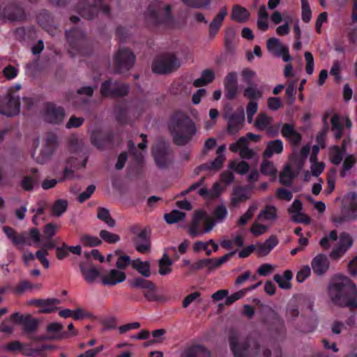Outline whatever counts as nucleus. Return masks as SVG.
Returning a JSON list of instances; mask_svg holds the SVG:
<instances>
[{"label": "nucleus", "instance_id": "obj_1", "mask_svg": "<svg viewBox=\"0 0 357 357\" xmlns=\"http://www.w3.org/2000/svg\"><path fill=\"white\" fill-rule=\"evenodd\" d=\"M328 295L336 305L351 310L357 308V289L348 278H339L331 284L328 287Z\"/></svg>", "mask_w": 357, "mask_h": 357}, {"label": "nucleus", "instance_id": "obj_2", "mask_svg": "<svg viewBox=\"0 0 357 357\" xmlns=\"http://www.w3.org/2000/svg\"><path fill=\"white\" fill-rule=\"evenodd\" d=\"M230 349L234 357H271V351L254 339H241L232 334L229 339Z\"/></svg>", "mask_w": 357, "mask_h": 357}, {"label": "nucleus", "instance_id": "obj_3", "mask_svg": "<svg viewBox=\"0 0 357 357\" xmlns=\"http://www.w3.org/2000/svg\"><path fill=\"white\" fill-rule=\"evenodd\" d=\"M169 130L174 143L180 146L188 143L196 132L195 123L183 114H178L172 119Z\"/></svg>", "mask_w": 357, "mask_h": 357}, {"label": "nucleus", "instance_id": "obj_4", "mask_svg": "<svg viewBox=\"0 0 357 357\" xmlns=\"http://www.w3.org/2000/svg\"><path fill=\"white\" fill-rule=\"evenodd\" d=\"M357 220V193L346 194L342 201L340 213H333L331 221L335 227H340L347 222Z\"/></svg>", "mask_w": 357, "mask_h": 357}, {"label": "nucleus", "instance_id": "obj_5", "mask_svg": "<svg viewBox=\"0 0 357 357\" xmlns=\"http://www.w3.org/2000/svg\"><path fill=\"white\" fill-rule=\"evenodd\" d=\"M144 15L147 20H152L153 22H175L172 6L160 1L151 2Z\"/></svg>", "mask_w": 357, "mask_h": 357}, {"label": "nucleus", "instance_id": "obj_6", "mask_svg": "<svg viewBox=\"0 0 357 357\" xmlns=\"http://www.w3.org/2000/svg\"><path fill=\"white\" fill-rule=\"evenodd\" d=\"M77 9L81 17L89 20H93L100 13L107 17L110 15V7L103 0H93L90 4L81 1Z\"/></svg>", "mask_w": 357, "mask_h": 357}, {"label": "nucleus", "instance_id": "obj_7", "mask_svg": "<svg viewBox=\"0 0 357 357\" xmlns=\"http://www.w3.org/2000/svg\"><path fill=\"white\" fill-rule=\"evenodd\" d=\"M135 62V56L129 49L120 48L113 57V66L119 73L129 70Z\"/></svg>", "mask_w": 357, "mask_h": 357}, {"label": "nucleus", "instance_id": "obj_8", "mask_svg": "<svg viewBox=\"0 0 357 357\" xmlns=\"http://www.w3.org/2000/svg\"><path fill=\"white\" fill-rule=\"evenodd\" d=\"M179 66V61L173 54H165L153 61L152 70L157 74H167L177 70Z\"/></svg>", "mask_w": 357, "mask_h": 357}, {"label": "nucleus", "instance_id": "obj_9", "mask_svg": "<svg viewBox=\"0 0 357 357\" xmlns=\"http://www.w3.org/2000/svg\"><path fill=\"white\" fill-rule=\"evenodd\" d=\"M42 116L45 121L59 125L63 122L66 116V112L61 106L52 102H47L44 105Z\"/></svg>", "mask_w": 357, "mask_h": 357}, {"label": "nucleus", "instance_id": "obj_10", "mask_svg": "<svg viewBox=\"0 0 357 357\" xmlns=\"http://www.w3.org/2000/svg\"><path fill=\"white\" fill-rule=\"evenodd\" d=\"M59 146L58 138L54 133H47L40 152L37 157V162L43 164L48 161L56 151Z\"/></svg>", "mask_w": 357, "mask_h": 357}, {"label": "nucleus", "instance_id": "obj_11", "mask_svg": "<svg viewBox=\"0 0 357 357\" xmlns=\"http://www.w3.org/2000/svg\"><path fill=\"white\" fill-rule=\"evenodd\" d=\"M20 102L17 95L9 92L0 99V112L8 116L17 115L20 112Z\"/></svg>", "mask_w": 357, "mask_h": 357}, {"label": "nucleus", "instance_id": "obj_12", "mask_svg": "<svg viewBox=\"0 0 357 357\" xmlns=\"http://www.w3.org/2000/svg\"><path fill=\"white\" fill-rule=\"evenodd\" d=\"M131 231L135 234L133 238L135 249L140 253H146L151 251V238L150 230L147 228H144L142 230H139L138 227L133 226L131 227Z\"/></svg>", "mask_w": 357, "mask_h": 357}, {"label": "nucleus", "instance_id": "obj_13", "mask_svg": "<svg viewBox=\"0 0 357 357\" xmlns=\"http://www.w3.org/2000/svg\"><path fill=\"white\" fill-rule=\"evenodd\" d=\"M352 245L353 239L351 235L346 232L341 233L337 244L333 247L329 255L330 257L333 260L340 259Z\"/></svg>", "mask_w": 357, "mask_h": 357}, {"label": "nucleus", "instance_id": "obj_14", "mask_svg": "<svg viewBox=\"0 0 357 357\" xmlns=\"http://www.w3.org/2000/svg\"><path fill=\"white\" fill-rule=\"evenodd\" d=\"M128 89L129 86L126 84L112 83L107 80L101 85L100 93L104 97H121L126 96Z\"/></svg>", "mask_w": 357, "mask_h": 357}, {"label": "nucleus", "instance_id": "obj_15", "mask_svg": "<svg viewBox=\"0 0 357 357\" xmlns=\"http://www.w3.org/2000/svg\"><path fill=\"white\" fill-rule=\"evenodd\" d=\"M1 15L4 19L11 22H20L25 20L24 10L22 7L15 3L6 5L1 11Z\"/></svg>", "mask_w": 357, "mask_h": 357}, {"label": "nucleus", "instance_id": "obj_16", "mask_svg": "<svg viewBox=\"0 0 357 357\" xmlns=\"http://www.w3.org/2000/svg\"><path fill=\"white\" fill-rule=\"evenodd\" d=\"M40 234L38 229L31 228L29 231H23L19 234L16 247L21 248L22 245H32L40 241Z\"/></svg>", "mask_w": 357, "mask_h": 357}, {"label": "nucleus", "instance_id": "obj_17", "mask_svg": "<svg viewBox=\"0 0 357 357\" xmlns=\"http://www.w3.org/2000/svg\"><path fill=\"white\" fill-rule=\"evenodd\" d=\"M156 165L161 169L165 168L170 163V150L166 145L158 146L153 151Z\"/></svg>", "mask_w": 357, "mask_h": 357}, {"label": "nucleus", "instance_id": "obj_18", "mask_svg": "<svg viewBox=\"0 0 357 357\" xmlns=\"http://www.w3.org/2000/svg\"><path fill=\"white\" fill-rule=\"evenodd\" d=\"M229 149L234 153L238 151L240 157L243 159L249 160L255 155V152L248 148L246 139L244 137H241L236 143L230 144Z\"/></svg>", "mask_w": 357, "mask_h": 357}, {"label": "nucleus", "instance_id": "obj_19", "mask_svg": "<svg viewBox=\"0 0 357 357\" xmlns=\"http://www.w3.org/2000/svg\"><path fill=\"white\" fill-rule=\"evenodd\" d=\"M330 262L325 255L319 254L311 261L312 268L317 275H323L329 268Z\"/></svg>", "mask_w": 357, "mask_h": 357}, {"label": "nucleus", "instance_id": "obj_20", "mask_svg": "<svg viewBox=\"0 0 357 357\" xmlns=\"http://www.w3.org/2000/svg\"><path fill=\"white\" fill-rule=\"evenodd\" d=\"M126 278V275L123 271L113 268L101 277V282L104 285L114 286L123 282Z\"/></svg>", "mask_w": 357, "mask_h": 357}, {"label": "nucleus", "instance_id": "obj_21", "mask_svg": "<svg viewBox=\"0 0 357 357\" xmlns=\"http://www.w3.org/2000/svg\"><path fill=\"white\" fill-rule=\"evenodd\" d=\"M80 272L84 279L90 284L94 283L97 278L102 276L100 273V268L94 266H87L84 263L79 264Z\"/></svg>", "mask_w": 357, "mask_h": 357}, {"label": "nucleus", "instance_id": "obj_22", "mask_svg": "<svg viewBox=\"0 0 357 357\" xmlns=\"http://www.w3.org/2000/svg\"><path fill=\"white\" fill-rule=\"evenodd\" d=\"M244 120L245 114L243 109H241L240 112L232 114L228 121V132L230 135L236 134L242 128Z\"/></svg>", "mask_w": 357, "mask_h": 357}, {"label": "nucleus", "instance_id": "obj_23", "mask_svg": "<svg viewBox=\"0 0 357 357\" xmlns=\"http://www.w3.org/2000/svg\"><path fill=\"white\" fill-rule=\"evenodd\" d=\"M278 219V209L273 205H266L257 217L261 222H275Z\"/></svg>", "mask_w": 357, "mask_h": 357}, {"label": "nucleus", "instance_id": "obj_24", "mask_svg": "<svg viewBox=\"0 0 357 357\" xmlns=\"http://www.w3.org/2000/svg\"><path fill=\"white\" fill-rule=\"evenodd\" d=\"M205 218L206 212L204 211H197L195 213L192 222L190 225L188 230L189 234L192 238H195L201 234H203V232L199 229V225L201 222H204V219Z\"/></svg>", "mask_w": 357, "mask_h": 357}, {"label": "nucleus", "instance_id": "obj_25", "mask_svg": "<svg viewBox=\"0 0 357 357\" xmlns=\"http://www.w3.org/2000/svg\"><path fill=\"white\" fill-rule=\"evenodd\" d=\"M250 15L248 10L238 4H235L231 9L230 20L236 22H245L249 20Z\"/></svg>", "mask_w": 357, "mask_h": 357}, {"label": "nucleus", "instance_id": "obj_26", "mask_svg": "<svg viewBox=\"0 0 357 357\" xmlns=\"http://www.w3.org/2000/svg\"><path fill=\"white\" fill-rule=\"evenodd\" d=\"M66 38L69 44L72 46V48L78 50L79 52H82L79 47L82 45V38L84 34L77 29H73L71 31H66Z\"/></svg>", "mask_w": 357, "mask_h": 357}, {"label": "nucleus", "instance_id": "obj_27", "mask_svg": "<svg viewBox=\"0 0 357 357\" xmlns=\"http://www.w3.org/2000/svg\"><path fill=\"white\" fill-rule=\"evenodd\" d=\"M273 118L268 116L266 113H259L254 121L255 128L259 131L267 130L271 128Z\"/></svg>", "mask_w": 357, "mask_h": 357}, {"label": "nucleus", "instance_id": "obj_28", "mask_svg": "<svg viewBox=\"0 0 357 357\" xmlns=\"http://www.w3.org/2000/svg\"><path fill=\"white\" fill-rule=\"evenodd\" d=\"M268 50L277 56H280L284 51H287V47L284 46L280 40L276 38H271L267 40Z\"/></svg>", "mask_w": 357, "mask_h": 357}, {"label": "nucleus", "instance_id": "obj_29", "mask_svg": "<svg viewBox=\"0 0 357 357\" xmlns=\"http://www.w3.org/2000/svg\"><path fill=\"white\" fill-rule=\"evenodd\" d=\"M283 151V143L280 139L272 140L268 142L263 153L264 158H271L273 154H280Z\"/></svg>", "mask_w": 357, "mask_h": 357}, {"label": "nucleus", "instance_id": "obj_30", "mask_svg": "<svg viewBox=\"0 0 357 357\" xmlns=\"http://www.w3.org/2000/svg\"><path fill=\"white\" fill-rule=\"evenodd\" d=\"M110 140L109 137L102 133V132L99 130H93L91 132V142L99 149H102L105 147L107 142H108Z\"/></svg>", "mask_w": 357, "mask_h": 357}, {"label": "nucleus", "instance_id": "obj_31", "mask_svg": "<svg viewBox=\"0 0 357 357\" xmlns=\"http://www.w3.org/2000/svg\"><path fill=\"white\" fill-rule=\"evenodd\" d=\"M263 91L257 85L250 84L243 91V96L250 101H256L261 98Z\"/></svg>", "mask_w": 357, "mask_h": 357}, {"label": "nucleus", "instance_id": "obj_32", "mask_svg": "<svg viewBox=\"0 0 357 357\" xmlns=\"http://www.w3.org/2000/svg\"><path fill=\"white\" fill-rule=\"evenodd\" d=\"M250 197L249 192L245 188L236 187L233 190L231 202L234 206H236L241 202H245Z\"/></svg>", "mask_w": 357, "mask_h": 357}, {"label": "nucleus", "instance_id": "obj_33", "mask_svg": "<svg viewBox=\"0 0 357 357\" xmlns=\"http://www.w3.org/2000/svg\"><path fill=\"white\" fill-rule=\"evenodd\" d=\"M291 278L292 273L289 270H287L282 275H275L273 280L278 284L280 288L288 289L291 287L290 280Z\"/></svg>", "mask_w": 357, "mask_h": 357}, {"label": "nucleus", "instance_id": "obj_34", "mask_svg": "<svg viewBox=\"0 0 357 357\" xmlns=\"http://www.w3.org/2000/svg\"><path fill=\"white\" fill-rule=\"evenodd\" d=\"M132 266L139 273L145 278L151 275L150 263L148 261H142L140 259H135L132 261Z\"/></svg>", "mask_w": 357, "mask_h": 357}, {"label": "nucleus", "instance_id": "obj_35", "mask_svg": "<svg viewBox=\"0 0 357 357\" xmlns=\"http://www.w3.org/2000/svg\"><path fill=\"white\" fill-rule=\"evenodd\" d=\"M173 262L167 253L163 254L162 258L158 261V272L161 275H166L172 273L171 268Z\"/></svg>", "mask_w": 357, "mask_h": 357}, {"label": "nucleus", "instance_id": "obj_36", "mask_svg": "<svg viewBox=\"0 0 357 357\" xmlns=\"http://www.w3.org/2000/svg\"><path fill=\"white\" fill-rule=\"evenodd\" d=\"M203 268H207L208 271L215 269L214 259L204 258L195 261L190 266V269L192 271H199Z\"/></svg>", "mask_w": 357, "mask_h": 357}, {"label": "nucleus", "instance_id": "obj_37", "mask_svg": "<svg viewBox=\"0 0 357 357\" xmlns=\"http://www.w3.org/2000/svg\"><path fill=\"white\" fill-rule=\"evenodd\" d=\"M97 218L100 220L104 222L109 227H114L116 221L112 218L109 211L107 208L104 207H98L97 209Z\"/></svg>", "mask_w": 357, "mask_h": 357}, {"label": "nucleus", "instance_id": "obj_38", "mask_svg": "<svg viewBox=\"0 0 357 357\" xmlns=\"http://www.w3.org/2000/svg\"><path fill=\"white\" fill-rule=\"evenodd\" d=\"M68 205L66 199H57L51 208V215L54 217H60L66 211Z\"/></svg>", "mask_w": 357, "mask_h": 357}, {"label": "nucleus", "instance_id": "obj_39", "mask_svg": "<svg viewBox=\"0 0 357 357\" xmlns=\"http://www.w3.org/2000/svg\"><path fill=\"white\" fill-rule=\"evenodd\" d=\"M61 302L57 298L43 299L40 313H50L56 310V305L60 304Z\"/></svg>", "mask_w": 357, "mask_h": 357}, {"label": "nucleus", "instance_id": "obj_40", "mask_svg": "<svg viewBox=\"0 0 357 357\" xmlns=\"http://www.w3.org/2000/svg\"><path fill=\"white\" fill-rule=\"evenodd\" d=\"M235 37H236V32L235 31L229 28L227 30L225 33V44L226 50L228 52H233L235 50Z\"/></svg>", "mask_w": 357, "mask_h": 357}, {"label": "nucleus", "instance_id": "obj_41", "mask_svg": "<svg viewBox=\"0 0 357 357\" xmlns=\"http://www.w3.org/2000/svg\"><path fill=\"white\" fill-rule=\"evenodd\" d=\"M188 357H211L210 352L202 346H195L186 351Z\"/></svg>", "mask_w": 357, "mask_h": 357}, {"label": "nucleus", "instance_id": "obj_42", "mask_svg": "<svg viewBox=\"0 0 357 357\" xmlns=\"http://www.w3.org/2000/svg\"><path fill=\"white\" fill-rule=\"evenodd\" d=\"M185 218V213L178 210H173L169 213H165L164 218L168 224L176 223Z\"/></svg>", "mask_w": 357, "mask_h": 357}, {"label": "nucleus", "instance_id": "obj_43", "mask_svg": "<svg viewBox=\"0 0 357 357\" xmlns=\"http://www.w3.org/2000/svg\"><path fill=\"white\" fill-rule=\"evenodd\" d=\"M80 241L84 247H96L102 244L100 238L89 234L82 235Z\"/></svg>", "mask_w": 357, "mask_h": 357}, {"label": "nucleus", "instance_id": "obj_44", "mask_svg": "<svg viewBox=\"0 0 357 357\" xmlns=\"http://www.w3.org/2000/svg\"><path fill=\"white\" fill-rule=\"evenodd\" d=\"M337 240V233L335 230L330 231L328 236L323 237L319 242L320 245L324 250H328L331 247L333 242Z\"/></svg>", "mask_w": 357, "mask_h": 357}, {"label": "nucleus", "instance_id": "obj_45", "mask_svg": "<svg viewBox=\"0 0 357 357\" xmlns=\"http://www.w3.org/2000/svg\"><path fill=\"white\" fill-rule=\"evenodd\" d=\"M225 160L224 155H218L215 159L210 164H204L201 166L203 169L219 170L222 168V164Z\"/></svg>", "mask_w": 357, "mask_h": 357}, {"label": "nucleus", "instance_id": "obj_46", "mask_svg": "<svg viewBox=\"0 0 357 357\" xmlns=\"http://www.w3.org/2000/svg\"><path fill=\"white\" fill-rule=\"evenodd\" d=\"M258 206L257 204L250 205L247 211L240 217L238 220V224L241 226H243L248 223V222L252 218L255 212L257 211Z\"/></svg>", "mask_w": 357, "mask_h": 357}, {"label": "nucleus", "instance_id": "obj_47", "mask_svg": "<svg viewBox=\"0 0 357 357\" xmlns=\"http://www.w3.org/2000/svg\"><path fill=\"white\" fill-rule=\"evenodd\" d=\"M22 324L23 325V329L27 333L35 331L38 327L37 320L32 318L31 315L25 317Z\"/></svg>", "mask_w": 357, "mask_h": 357}, {"label": "nucleus", "instance_id": "obj_48", "mask_svg": "<svg viewBox=\"0 0 357 357\" xmlns=\"http://www.w3.org/2000/svg\"><path fill=\"white\" fill-rule=\"evenodd\" d=\"M259 222L260 221H258L257 220H256V221H255L252 223V225L251 226V227L250 229V232L255 236H259L260 235H262V234L266 233L269 229V227L268 225H263V224L260 223Z\"/></svg>", "mask_w": 357, "mask_h": 357}, {"label": "nucleus", "instance_id": "obj_49", "mask_svg": "<svg viewBox=\"0 0 357 357\" xmlns=\"http://www.w3.org/2000/svg\"><path fill=\"white\" fill-rule=\"evenodd\" d=\"M130 285L133 288L146 289L153 287V282L141 278H135L130 281Z\"/></svg>", "mask_w": 357, "mask_h": 357}, {"label": "nucleus", "instance_id": "obj_50", "mask_svg": "<svg viewBox=\"0 0 357 357\" xmlns=\"http://www.w3.org/2000/svg\"><path fill=\"white\" fill-rule=\"evenodd\" d=\"M357 162V157L354 155H347L343 161V167L340 172V176L344 177L346 172L351 169Z\"/></svg>", "mask_w": 357, "mask_h": 357}, {"label": "nucleus", "instance_id": "obj_51", "mask_svg": "<svg viewBox=\"0 0 357 357\" xmlns=\"http://www.w3.org/2000/svg\"><path fill=\"white\" fill-rule=\"evenodd\" d=\"M99 235L100 238L107 243H116L120 241V237L119 235L109 232L105 229L100 230Z\"/></svg>", "mask_w": 357, "mask_h": 357}, {"label": "nucleus", "instance_id": "obj_52", "mask_svg": "<svg viewBox=\"0 0 357 357\" xmlns=\"http://www.w3.org/2000/svg\"><path fill=\"white\" fill-rule=\"evenodd\" d=\"M342 156V151L340 147L335 146L331 149L329 157L332 163L336 165L340 164Z\"/></svg>", "mask_w": 357, "mask_h": 357}, {"label": "nucleus", "instance_id": "obj_53", "mask_svg": "<svg viewBox=\"0 0 357 357\" xmlns=\"http://www.w3.org/2000/svg\"><path fill=\"white\" fill-rule=\"evenodd\" d=\"M229 167L240 174H245L249 170V165L245 161H241L240 162L231 161L229 162Z\"/></svg>", "mask_w": 357, "mask_h": 357}, {"label": "nucleus", "instance_id": "obj_54", "mask_svg": "<svg viewBox=\"0 0 357 357\" xmlns=\"http://www.w3.org/2000/svg\"><path fill=\"white\" fill-rule=\"evenodd\" d=\"M260 170L262 174L268 176H275L277 173V169L273 163L266 160L262 162Z\"/></svg>", "mask_w": 357, "mask_h": 357}, {"label": "nucleus", "instance_id": "obj_55", "mask_svg": "<svg viewBox=\"0 0 357 357\" xmlns=\"http://www.w3.org/2000/svg\"><path fill=\"white\" fill-rule=\"evenodd\" d=\"M258 110V104L256 101H249L246 106V114L248 122L252 123L253 117Z\"/></svg>", "mask_w": 357, "mask_h": 357}, {"label": "nucleus", "instance_id": "obj_56", "mask_svg": "<svg viewBox=\"0 0 357 357\" xmlns=\"http://www.w3.org/2000/svg\"><path fill=\"white\" fill-rule=\"evenodd\" d=\"M295 176V174L290 167L287 166L280 176V181L284 185H289L291 179Z\"/></svg>", "mask_w": 357, "mask_h": 357}, {"label": "nucleus", "instance_id": "obj_57", "mask_svg": "<svg viewBox=\"0 0 357 357\" xmlns=\"http://www.w3.org/2000/svg\"><path fill=\"white\" fill-rule=\"evenodd\" d=\"M311 274L310 267L307 265L302 266L297 272L296 279L297 282L301 283L305 280Z\"/></svg>", "mask_w": 357, "mask_h": 357}, {"label": "nucleus", "instance_id": "obj_58", "mask_svg": "<svg viewBox=\"0 0 357 357\" xmlns=\"http://www.w3.org/2000/svg\"><path fill=\"white\" fill-rule=\"evenodd\" d=\"M185 5L195 8H199L202 7L207 6L209 5L211 0H181Z\"/></svg>", "mask_w": 357, "mask_h": 357}, {"label": "nucleus", "instance_id": "obj_59", "mask_svg": "<svg viewBox=\"0 0 357 357\" xmlns=\"http://www.w3.org/2000/svg\"><path fill=\"white\" fill-rule=\"evenodd\" d=\"M37 183L36 178L31 176H25L21 181V186L26 191H31L33 189L34 185Z\"/></svg>", "mask_w": 357, "mask_h": 357}, {"label": "nucleus", "instance_id": "obj_60", "mask_svg": "<svg viewBox=\"0 0 357 357\" xmlns=\"http://www.w3.org/2000/svg\"><path fill=\"white\" fill-rule=\"evenodd\" d=\"M143 294L144 297L149 301L153 302L159 300V296L156 294V287L153 282V287L151 288L144 289V291Z\"/></svg>", "mask_w": 357, "mask_h": 357}, {"label": "nucleus", "instance_id": "obj_61", "mask_svg": "<svg viewBox=\"0 0 357 357\" xmlns=\"http://www.w3.org/2000/svg\"><path fill=\"white\" fill-rule=\"evenodd\" d=\"M248 292V289H241L234 294H232L229 296H228L225 301V304L227 305H229L234 303L235 301L243 298Z\"/></svg>", "mask_w": 357, "mask_h": 357}, {"label": "nucleus", "instance_id": "obj_62", "mask_svg": "<svg viewBox=\"0 0 357 357\" xmlns=\"http://www.w3.org/2000/svg\"><path fill=\"white\" fill-rule=\"evenodd\" d=\"M47 255L48 252L43 250V249L38 250L35 255V257L40 261L45 268H48L50 267V262L47 259Z\"/></svg>", "mask_w": 357, "mask_h": 357}, {"label": "nucleus", "instance_id": "obj_63", "mask_svg": "<svg viewBox=\"0 0 357 357\" xmlns=\"http://www.w3.org/2000/svg\"><path fill=\"white\" fill-rule=\"evenodd\" d=\"M282 105L281 99L278 97H270L267 100V107L272 111H276Z\"/></svg>", "mask_w": 357, "mask_h": 357}, {"label": "nucleus", "instance_id": "obj_64", "mask_svg": "<svg viewBox=\"0 0 357 357\" xmlns=\"http://www.w3.org/2000/svg\"><path fill=\"white\" fill-rule=\"evenodd\" d=\"M15 36L17 40H23L26 38H31L32 32L31 31V30L26 31L24 27L21 26L15 30Z\"/></svg>", "mask_w": 357, "mask_h": 357}]
</instances>
